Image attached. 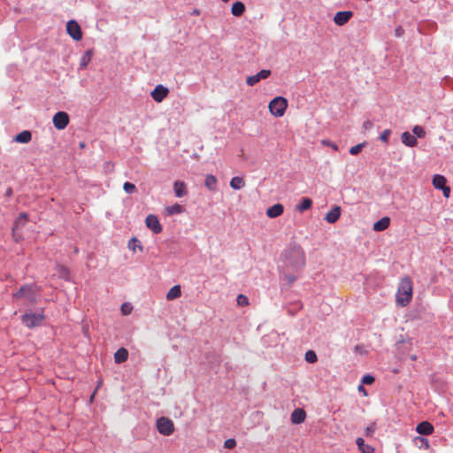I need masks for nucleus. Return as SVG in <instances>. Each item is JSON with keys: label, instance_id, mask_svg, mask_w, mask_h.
I'll list each match as a JSON object with an SVG mask.
<instances>
[{"label": "nucleus", "instance_id": "nucleus-1", "mask_svg": "<svg viewBox=\"0 0 453 453\" xmlns=\"http://www.w3.org/2000/svg\"><path fill=\"white\" fill-rule=\"evenodd\" d=\"M413 296V283L411 279L409 276L403 277L397 288V292L395 296V303L398 306L405 307L407 306Z\"/></svg>", "mask_w": 453, "mask_h": 453}, {"label": "nucleus", "instance_id": "nucleus-2", "mask_svg": "<svg viewBox=\"0 0 453 453\" xmlns=\"http://www.w3.org/2000/svg\"><path fill=\"white\" fill-rule=\"evenodd\" d=\"M40 288L35 284L22 286L17 292L12 294L14 301L23 299L27 303L35 304L39 298Z\"/></svg>", "mask_w": 453, "mask_h": 453}, {"label": "nucleus", "instance_id": "nucleus-3", "mask_svg": "<svg viewBox=\"0 0 453 453\" xmlns=\"http://www.w3.org/2000/svg\"><path fill=\"white\" fill-rule=\"evenodd\" d=\"M286 263L288 266L299 270L305 265V256L300 247H294L286 253Z\"/></svg>", "mask_w": 453, "mask_h": 453}, {"label": "nucleus", "instance_id": "nucleus-4", "mask_svg": "<svg viewBox=\"0 0 453 453\" xmlns=\"http://www.w3.org/2000/svg\"><path fill=\"white\" fill-rule=\"evenodd\" d=\"M288 107V100L282 96L273 98L268 105L269 111L272 115L280 118L282 117Z\"/></svg>", "mask_w": 453, "mask_h": 453}, {"label": "nucleus", "instance_id": "nucleus-5", "mask_svg": "<svg viewBox=\"0 0 453 453\" xmlns=\"http://www.w3.org/2000/svg\"><path fill=\"white\" fill-rule=\"evenodd\" d=\"M157 429L159 434L169 436L174 432V424L173 420L166 417H161L157 419Z\"/></svg>", "mask_w": 453, "mask_h": 453}, {"label": "nucleus", "instance_id": "nucleus-6", "mask_svg": "<svg viewBox=\"0 0 453 453\" xmlns=\"http://www.w3.org/2000/svg\"><path fill=\"white\" fill-rule=\"evenodd\" d=\"M43 320H44L43 311H42L41 313H34V312L25 313L22 316L23 324L29 328L35 327V326L42 325Z\"/></svg>", "mask_w": 453, "mask_h": 453}, {"label": "nucleus", "instance_id": "nucleus-7", "mask_svg": "<svg viewBox=\"0 0 453 453\" xmlns=\"http://www.w3.org/2000/svg\"><path fill=\"white\" fill-rule=\"evenodd\" d=\"M432 183H433V186L434 187V188L440 189L442 191L443 196L446 198L449 197L450 188L449 186H447V179L443 175H441V174L434 175Z\"/></svg>", "mask_w": 453, "mask_h": 453}, {"label": "nucleus", "instance_id": "nucleus-8", "mask_svg": "<svg viewBox=\"0 0 453 453\" xmlns=\"http://www.w3.org/2000/svg\"><path fill=\"white\" fill-rule=\"evenodd\" d=\"M67 34L75 41H81L82 39V32L80 25L77 21L72 19L66 24Z\"/></svg>", "mask_w": 453, "mask_h": 453}, {"label": "nucleus", "instance_id": "nucleus-9", "mask_svg": "<svg viewBox=\"0 0 453 453\" xmlns=\"http://www.w3.org/2000/svg\"><path fill=\"white\" fill-rule=\"evenodd\" d=\"M69 116L65 111H58L52 119L54 127L58 130L65 129L69 124Z\"/></svg>", "mask_w": 453, "mask_h": 453}, {"label": "nucleus", "instance_id": "nucleus-10", "mask_svg": "<svg viewBox=\"0 0 453 453\" xmlns=\"http://www.w3.org/2000/svg\"><path fill=\"white\" fill-rule=\"evenodd\" d=\"M169 94V89L159 84L151 91L150 95L157 103H161Z\"/></svg>", "mask_w": 453, "mask_h": 453}, {"label": "nucleus", "instance_id": "nucleus-11", "mask_svg": "<svg viewBox=\"0 0 453 453\" xmlns=\"http://www.w3.org/2000/svg\"><path fill=\"white\" fill-rule=\"evenodd\" d=\"M146 226L150 228L154 234H159L162 232V226L157 216L150 214L147 216L145 220Z\"/></svg>", "mask_w": 453, "mask_h": 453}, {"label": "nucleus", "instance_id": "nucleus-12", "mask_svg": "<svg viewBox=\"0 0 453 453\" xmlns=\"http://www.w3.org/2000/svg\"><path fill=\"white\" fill-rule=\"evenodd\" d=\"M270 75H271V71L264 69V70H261L260 72H258L255 75L248 76L246 79V83L249 86L252 87V86L256 85L257 82H259L261 80H265V79L268 78Z\"/></svg>", "mask_w": 453, "mask_h": 453}, {"label": "nucleus", "instance_id": "nucleus-13", "mask_svg": "<svg viewBox=\"0 0 453 453\" xmlns=\"http://www.w3.org/2000/svg\"><path fill=\"white\" fill-rule=\"evenodd\" d=\"M352 16L353 12L350 11L338 12L334 17V22L337 26H343L349 21Z\"/></svg>", "mask_w": 453, "mask_h": 453}, {"label": "nucleus", "instance_id": "nucleus-14", "mask_svg": "<svg viewBox=\"0 0 453 453\" xmlns=\"http://www.w3.org/2000/svg\"><path fill=\"white\" fill-rule=\"evenodd\" d=\"M305 418L306 412L301 408L295 409L290 416L291 422L296 425L304 422Z\"/></svg>", "mask_w": 453, "mask_h": 453}, {"label": "nucleus", "instance_id": "nucleus-15", "mask_svg": "<svg viewBox=\"0 0 453 453\" xmlns=\"http://www.w3.org/2000/svg\"><path fill=\"white\" fill-rule=\"evenodd\" d=\"M434 426L428 421H423L418 424L416 431L418 434L422 435H429L434 433Z\"/></svg>", "mask_w": 453, "mask_h": 453}, {"label": "nucleus", "instance_id": "nucleus-16", "mask_svg": "<svg viewBox=\"0 0 453 453\" xmlns=\"http://www.w3.org/2000/svg\"><path fill=\"white\" fill-rule=\"evenodd\" d=\"M341 216V207L338 205L334 206L326 215L325 219L328 223H335Z\"/></svg>", "mask_w": 453, "mask_h": 453}, {"label": "nucleus", "instance_id": "nucleus-17", "mask_svg": "<svg viewBox=\"0 0 453 453\" xmlns=\"http://www.w3.org/2000/svg\"><path fill=\"white\" fill-rule=\"evenodd\" d=\"M284 211V207L280 203H276L266 210V216L274 219L280 216Z\"/></svg>", "mask_w": 453, "mask_h": 453}, {"label": "nucleus", "instance_id": "nucleus-18", "mask_svg": "<svg viewBox=\"0 0 453 453\" xmlns=\"http://www.w3.org/2000/svg\"><path fill=\"white\" fill-rule=\"evenodd\" d=\"M174 194L177 197H182L187 195V186L184 181L176 180L173 183Z\"/></svg>", "mask_w": 453, "mask_h": 453}, {"label": "nucleus", "instance_id": "nucleus-19", "mask_svg": "<svg viewBox=\"0 0 453 453\" xmlns=\"http://www.w3.org/2000/svg\"><path fill=\"white\" fill-rule=\"evenodd\" d=\"M390 219L388 217H383L380 220L376 221L373 224V230L376 232L384 231L389 226Z\"/></svg>", "mask_w": 453, "mask_h": 453}, {"label": "nucleus", "instance_id": "nucleus-20", "mask_svg": "<svg viewBox=\"0 0 453 453\" xmlns=\"http://www.w3.org/2000/svg\"><path fill=\"white\" fill-rule=\"evenodd\" d=\"M128 358V351L125 348L119 349L114 354V361L116 364H121Z\"/></svg>", "mask_w": 453, "mask_h": 453}, {"label": "nucleus", "instance_id": "nucleus-21", "mask_svg": "<svg viewBox=\"0 0 453 453\" xmlns=\"http://www.w3.org/2000/svg\"><path fill=\"white\" fill-rule=\"evenodd\" d=\"M32 139V134L30 131L28 130H24L22 132H20L19 134H18L15 137H14V142H19V143H27L31 141Z\"/></svg>", "mask_w": 453, "mask_h": 453}, {"label": "nucleus", "instance_id": "nucleus-22", "mask_svg": "<svg viewBox=\"0 0 453 453\" xmlns=\"http://www.w3.org/2000/svg\"><path fill=\"white\" fill-rule=\"evenodd\" d=\"M356 443L361 453H374V448L369 444H365L363 438H357Z\"/></svg>", "mask_w": 453, "mask_h": 453}, {"label": "nucleus", "instance_id": "nucleus-23", "mask_svg": "<svg viewBox=\"0 0 453 453\" xmlns=\"http://www.w3.org/2000/svg\"><path fill=\"white\" fill-rule=\"evenodd\" d=\"M402 142L409 147H414L417 145V139L414 135L409 132H403L401 136Z\"/></svg>", "mask_w": 453, "mask_h": 453}, {"label": "nucleus", "instance_id": "nucleus-24", "mask_svg": "<svg viewBox=\"0 0 453 453\" xmlns=\"http://www.w3.org/2000/svg\"><path fill=\"white\" fill-rule=\"evenodd\" d=\"M245 5L242 2H235L232 4L231 13L235 17L242 16L245 12Z\"/></svg>", "mask_w": 453, "mask_h": 453}, {"label": "nucleus", "instance_id": "nucleus-25", "mask_svg": "<svg viewBox=\"0 0 453 453\" xmlns=\"http://www.w3.org/2000/svg\"><path fill=\"white\" fill-rule=\"evenodd\" d=\"M217 184L218 180L214 175L207 174L205 176L204 185L209 190L215 191L217 189Z\"/></svg>", "mask_w": 453, "mask_h": 453}, {"label": "nucleus", "instance_id": "nucleus-26", "mask_svg": "<svg viewBox=\"0 0 453 453\" xmlns=\"http://www.w3.org/2000/svg\"><path fill=\"white\" fill-rule=\"evenodd\" d=\"M181 296V288L180 285L172 287L166 294V299L168 301L179 298Z\"/></svg>", "mask_w": 453, "mask_h": 453}, {"label": "nucleus", "instance_id": "nucleus-27", "mask_svg": "<svg viewBox=\"0 0 453 453\" xmlns=\"http://www.w3.org/2000/svg\"><path fill=\"white\" fill-rule=\"evenodd\" d=\"M27 220H28V215L27 212L19 213V217L15 220L14 226L12 227V234H13V238L16 242H18L19 240L16 238V235H15V228L18 226L19 224H21V223L25 224Z\"/></svg>", "mask_w": 453, "mask_h": 453}, {"label": "nucleus", "instance_id": "nucleus-28", "mask_svg": "<svg viewBox=\"0 0 453 453\" xmlns=\"http://www.w3.org/2000/svg\"><path fill=\"white\" fill-rule=\"evenodd\" d=\"M245 186L243 178L235 176L230 180V187L235 190L241 189Z\"/></svg>", "mask_w": 453, "mask_h": 453}, {"label": "nucleus", "instance_id": "nucleus-29", "mask_svg": "<svg viewBox=\"0 0 453 453\" xmlns=\"http://www.w3.org/2000/svg\"><path fill=\"white\" fill-rule=\"evenodd\" d=\"M127 247L133 252H136L137 250L139 251H142V246L141 245L140 241L135 237H133L129 240Z\"/></svg>", "mask_w": 453, "mask_h": 453}, {"label": "nucleus", "instance_id": "nucleus-30", "mask_svg": "<svg viewBox=\"0 0 453 453\" xmlns=\"http://www.w3.org/2000/svg\"><path fill=\"white\" fill-rule=\"evenodd\" d=\"M312 205V201L311 199L308 198V197H303L300 203L296 206V210H298L299 211H304L308 209H310Z\"/></svg>", "mask_w": 453, "mask_h": 453}, {"label": "nucleus", "instance_id": "nucleus-31", "mask_svg": "<svg viewBox=\"0 0 453 453\" xmlns=\"http://www.w3.org/2000/svg\"><path fill=\"white\" fill-rule=\"evenodd\" d=\"M57 273L59 278L64 280H69V270L67 267L62 265H56Z\"/></svg>", "mask_w": 453, "mask_h": 453}, {"label": "nucleus", "instance_id": "nucleus-32", "mask_svg": "<svg viewBox=\"0 0 453 453\" xmlns=\"http://www.w3.org/2000/svg\"><path fill=\"white\" fill-rule=\"evenodd\" d=\"M168 215L180 214L182 212V206L175 203L166 208Z\"/></svg>", "mask_w": 453, "mask_h": 453}, {"label": "nucleus", "instance_id": "nucleus-33", "mask_svg": "<svg viewBox=\"0 0 453 453\" xmlns=\"http://www.w3.org/2000/svg\"><path fill=\"white\" fill-rule=\"evenodd\" d=\"M318 360L317 355L313 350H308L305 353V361L310 364H314Z\"/></svg>", "mask_w": 453, "mask_h": 453}, {"label": "nucleus", "instance_id": "nucleus-34", "mask_svg": "<svg viewBox=\"0 0 453 453\" xmlns=\"http://www.w3.org/2000/svg\"><path fill=\"white\" fill-rule=\"evenodd\" d=\"M123 189L127 194H133V193H134L136 191V187H135L134 184L127 181L123 185Z\"/></svg>", "mask_w": 453, "mask_h": 453}, {"label": "nucleus", "instance_id": "nucleus-35", "mask_svg": "<svg viewBox=\"0 0 453 453\" xmlns=\"http://www.w3.org/2000/svg\"><path fill=\"white\" fill-rule=\"evenodd\" d=\"M237 304L239 306H247L249 305V299L246 296L240 294L236 298Z\"/></svg>", "mask_w": 453, "mask_h": 453}, {"label": "nucleus", "instance_id": "nucleus-36", "mask_svg": "<svg viewBox=\"0 0 453 453\" xmlns=\"http://www.w3.org/2000/svg\"><path fill=\"white\" fill-rule=\"evenodd\" d=\"M376 430V425L375 423H372L370 426H368L365 430V435L367 437L372 436Z\"/></svg>", "mask_w": 453, "mask_h": 453}, {"label": "nucleus", "instance_id": "nucleus-37", "mask_svg": "<svg viewBox=\"0 0 453 453\" xmlns=\"http://www.w3.org/2000/svg\"><path fill=\"white\" fill-rule=\"evenodd\" d=\"M412 132L415 135H417L419 138H422L425 136V131L422 127L420 126H415L412 129Z\"/></svg>", "mask_w": 453, "mask_h": 453}, {"label": "nucleus", "instance_id": "nucleus-38", "mask_svg": "<svg viewBox=\"0 0 453 453\" xmlns=\"http://www.w3.org/2000/svg\"><path fill=\"white\" fill-rule=\"evenodd\" d=\"M321 143L325 146H328L332 148L334 150L337 151L339 150V147L336 143L331 142L330 140L324 139L321 141Z\"/></svg>", "mask_w": 453, "mask_h": 453}, {"label": "nucleus", "instance_id": "nucleus-39", "mask_svg": "<svg viewBox=\"0 0 453 453\" xmlns=\"http://www.w3.org/2000/svg\"><path fill=\"white\" fill-rule=\"evenodd\" d=\"M236 446V441L234 439H227L224 442V447L226 449H234Z\"/></svg>", "mask_w": 453, "mask_h": 453}, {"label": "nucleus", "instance_id": "nucleus-40", "mask_svg": "<svg viewBox=\"0 0 453 453\" xmlns=\"http://www.w3.org/2000/svg\"><path fill=\"white\" fill-rule=\"evenodd\" d=\"M132 309H133L132 306L129 303H123L122 306H121V311H122V313L124 315L130 314L131 311H132Z\"/></svg>", "mask_w": 453, "mask_h": 453}, {"label": "nucleus", "instance_id": "nucleus-41", "mask_svg": "<svg viewBox=\"0 0 453 453\" xmlns=\"http://www.w3.org/2000/svg\"><path fill=\"white\" fill-rule=\"evenodd\" d=\"M390 134H391V131L389 129H385L381 134H380V140L383 142H388V139H389V136H390Z\"/></svg>", "mask_w": 453, "mask_h": 453}, {"label": "nucleus", "instance_id": "nucleus-42", "mask_svg": "<svg viewBox=\"0 0 453 453\" xmlns=\"http://www.w3.org/2000/svg\"><path fill=\"white\" fill-rule=\"evenodd\" d=\"M362 148H363L362 143L353 146L349 149V153L351 155H357L361 151Z\"/></svg>", "mask_w": 453, "mask_h": 453}, {"label": "nucleus", "instance_id": "nucleus-43", "mask_svg": "<svg viewBox=\"0 0 453 453\" xmlns=\"http://www.w3.org/2000/svg\"><path fill=\"white\" fill-rule=\"evenodd\" d=\"M374 381V378L372 375H365L362 379V383L366 385H371Z\"/></svg>", "mask_w": 453, "mask_h": 453}, {"label": "nucleus", "instance_id": "nucleus-44", "mask_svg": "<svg viewBox=\"0 0 453 453\" xmlns=\"http://www.w3.org/2000/svg\"><path fill=\"white\" fill-rule=\"evenodd\" d=\"M296 276L288 275V274L285 275V280L288 281V283L289 285H291L296 280Z\"/></svg>", "mask_w": 453, "mask_h": 453}, {"label": "nucleus", "instance_id": "nucleus-45", "mask_svg": "<svg viewBox=\"0 0 453 453\" xmlns=\"http://www.w3.org/2000/svg\"><path fill=\"white\" fill-rule=\"evenodd\" d=\"M416 440H419L422 442V444H425L426 449L429 448V442H428L427 439L418 436L416 438Z\"/></svg>", "mask_w": 453, "mask_h": 453}, {"label": "nucleus", "instance_id": "nucleus-46", "mask_svg": "<svg viewBox=\"0 0 453 453\" xmlns=\"http://www.w3.org/2000/svg\"><path fill=\"white\" fill-rule=\"evenodd\" d=\"M363 127L365 129H369L372 127V123L370 120H366L364 122Z\"/></svg>", "mask_w": 453, "mask_h": 453}, {"label": "nucleus", "instance_id": "nucleus-47", "mask_svg": "<svg viewBox=\"0 0 453 453\" xmlns=\"http://www.w3.org/2000/svg\"><path fill=\"white\" fill-rule=\"evenodd\" d=\"M358 391L362 392L365 395H367L366 390H365V388H364L363 385H359L358 386Z\"/></svg>", "mask_w": 453, "mask_h": 453}, {"label": "nucleus", "instance_id": "nucleus-48", "mask_svg": "<svg viewBox=\"0 0 453 453\" xmlns=\"http://www.w3.org/2000/svg\"><path fill=\"white\" fill-rule=\"evenodd\" d=\"M11 193H12V190H11V189L7 191V194H8V195H11Z\"/></svg>", "mask_w": 453, "mask_h": 453}, {"label": "nucleus", "instance_id": "nucleus-49", "mask_svg": "<svg viewBox=\"0 0 453 453\" xmlns=\"http://www.w3.org/2000/svg\"><path fill=\"white\" fill-rule=\"evenodd\" d=\"M222 1H223L224 3H226V2H228L229 0H222Z\"/></svg>", "mask_w": 453, "mask_h": 453}]
</instances>
